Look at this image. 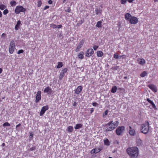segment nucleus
I'll return each instance as SVG.
<instances>
[{"label": "nucleus", "mask_w": 158, "mask_h": 158, "mask_svg": "<svg viewBox=\"0 0 158 158\" xmlns=\"http://www.w3.org/2000/svg\"><path fill=\"white\" fill-rule=\"evenodd\" d=\"M119 122L116 121L113 123V121H110L105 126L106 127L105 131H111L115 129L118 125Z\"/></svg>", "instance_id": "obj_1"}, {"label": "nucleus", "mask_w": 158, "mask_h": 158, "mask_svg": "<svg viewBox=\"0 0 158 158\" xmlns=\"http://www.w3.org/2000/svg\"><path fill=\"white\" fill-rule=\"evenodd\" d=\"M127 152L131 158H135L138 155V150L137 147H131L127 149Z\"/></svg>", "instance_id": "obj_2"}, {"label": "nucleus", "mask_w": 158, "mask_h": 158, "mask_svg": "<svg viewBox=\"0 0 158 158\" xmlns=\"http://www.w3.org/2000/svg\"><path fill=\"white\" fill-rule=\"evenodd\" d=\"M125 18L131 24L137 23L138 21V19L135 17L132 16L129 13H127L125 15Z\"/></svg>", "instance_id": "obj_3"}, {"label": "nucleus", "mask_w": 158, "mask_h": 158, "mask_svg": "<svg viewBox=\"0 0 158 158\" xmlns=\"http://www.w3.org/2000/svg\"><path fill=\"white\" fill-rule=\"evenodd\" d=\"M149 129V126L148 122L142 124L140 131L141 132L144 134H147L148 132Z\"/></svg>", "instance_id": "obj_4"}, {"label": "nucleus", "mask_w": 158, "mask_h": 158, "mask_svg": "<svg viewBox=\"0 0 158 158\" xmlns=\"http://www.w3.org/2000/svg\"><path fill=\"white\" fill-rule=\"evenodd\" d=\"M26 9L21 5L17 6L15 10V12L16 14H18L20 12H25L26 11Z\"/></svg>", "instance_id": "obj_5"}, {"label": "nucleus", "mask_w": 158, "mask_h": 158, "mask_svg": "<svg viewBox=\"0 0 158 158\" xmlns=\"http://www.w3.org/2000/svg\"><path fill=\"white\" fill-rule=\"evenodd\" d=\"M15 43L13 40H11L10 43L9 48V52L10 54H12L15 50Z\"/></svg>", "instance_id": "obj_6"}, {"label": "nucleus", "mask_w": 158, "mask_h": 158, "mask_svg": "<svg viewBox=\"0 0 158 158\" xmlns=\"http://www.w3.org/2000/svg\"><path fill=\"white\" fill-rule=\"evenodd\" d=\"M124 130L125 127L124 126L118 127L116 130V134L118 135H121L124 131Z\"/></svg>", "instance_id": "obj_7"}, {"label": "nucleus", "mask_w": 158, "mask_h": 158, "mask_svg": "<svg viewBox=\"0 0 158 158\" xmlns=\"http://www.w3.org/2000/svg\"><path fill=\"white\" fill-rule=\"evenodd\" d=\"M94 53V51L93 49L92 48H90L87 50L86 52L85 56L87 57H89L91 56Z\"/></svg>", "instance_id": "obj_8"}, {"label": "nucleus", "mask_w": 158, "mask_h": 158, "mask_svg": "<svg viewBox=\"0 0 158 158\" xmlns=\"http://www.w3.org/2000/svg\"><path fill=\"white\" fill-rule=\"evenodd\" d=\"M85 41V39H82L80 42L78 46L75 49V51L76 52H78L80 50V49L83 46L84 42Z\"/></svg>", "instance_id": "obj_9"}, {"label": "nucleus", "mask_w": 158, "mask_h": 158, "mask_svg": "<svg viewBox=\"0 0 158 158\" xmlns=\"http://www.w3.org/2000/svg\"><path fill=\"white\" fill-rule=\"evenodd\" d=\"M41 91L40 90L38 91L36 96L35 102L38 103L41 99Z\"/></svg>", "instance_id": "obj_10"}, {"label": "nucleus", "mask_w": 158, "mask_h": 158, "mask_svg": "<svg viewBox=\"0 0 158 158\" xmlns=\"http://www.w3.org/2000/svg\"><path fill=\"white\" fill-rule=\"evenodd\" d=\"M48 109V105L44 106L43 107L40 112V115L42 116L45 113L46 111Z\"/></svg>", "instance_id": "obj_11"}, {"label": "nucleus", "mask_w": 158, "mask_h": 158, "mask_svg": "<svg viewBox=\"0 0 158 158\" xmlns=\"http://www.w3.org/2000/svg\"><path fill=\"white\" fill-rule=\"evenodd\" d=\"M149 88L153 92H157V89L156 87L153 84H150L148 85Z\"/></svg>", "instance_id": "obj_12"}, {"label": "nucleus", "mask_w": 158, "mask_h": 158, "mask_svg": "<svg viewBox=\"0 0 158 158\" xmlns=\"http://www.w3.org/2000/svg\"><path fill=\"white\" fill-rule=\"evenodd\" d=\"M82 87L81 86H79L75 90V93L77 94H79L82 89Z\"/></svg>", "instance_id": "obj_13"}, {"label": "nucleus", "mask_w": 158, "mask_h": 158, "mask_svg": "<svg viewBox=\"0 0 158 158\" xmlns=\"http://www.w3.org/2000/svg\"><path fill=\"white\" fill-rule=\"evenodd\" d=\"M22 25L20 21L19 20L17 21L16 24L15 25V30H17L19 28V27Z\"/></svg>", "instance_id": "obj_14"}, {"label": "nucleus", "mask_w": 158, "mask_h": 158, "mask_svg": "<svg viewBox=\"0 0 158 158\" xmlns=\"http://www.w3.org/2000/svg\"><path fill=\"white\" fill-rule=\"evenodd\" d=\"M78 57L79 59L81 60L83 59L84 57V52L82 51L78 55Z\"/></svg>", "instance_id": "obj_15"}, {"label": "nucleus", "mask_w": 158, "mask_h": 158, "mask_svg": "<svg viewBox=\"0 0 158 158\" xmlns=\"http://www.w3.org/2000/svg\"><path fill=\"white\" fill-rule=\"evenodd\" d=\"M130 130L129 131V134L132 135H134L135 134V131L134 130L132 129L131 126L129 127Z\"/></svg>", "instance_id": "obj_16"}, {"label": "nucleus", "mask_w": 158, "mask_h": 158, "mask_svg": "<svg viewBox=\"0 0 158 158\" xmlns=\"http://www.w3.org/2000/svg\"><path fill=\"white\" fill-rule=\"evenodd\" d=\"M97 56L98 57L102 56L103 55V53L101 51H98L97 52Z\"/></svg>", "instance_id": "obj_17"}, {"label": "nucleus", "mask_w": 158, "mask_h": 158, "mask_svg": "<svg viewBox=\"0 0 158 158\" xmlns=\"http://www.w3.org/2000/svg\"><path fill=\"white\" fill-rule=\"evenodd\" d=\"M117 89V87L116 86H115L112 87L110 91L111 93H114L116 92Z\"/></svg>", "instance_id": "obj_18"}, {"label": "nucleus", "mask_w": 158, "mask_h": 158, "mask_svg": "<svg viewBox=\"0 0 158 158\" xmlns=\"http://www.w3.org/2000/svg\"><path fill=\"white\" fill-rule=\"evenodd\" d=\"M145 63V61L143 58H140L139 59V64L141 65H143Z\"/></svg>", "instance_id": "obj_19"}, {"label": "nucleus", "mask_w": 158, "mask_h": 158, "mask_svg": "<svg viewBox=\"0 0 158 158\" xmlns=\"http://www.w3.org/2000/svg\"><path fill=\"white\" fill-rule=\"evenodd\" d=\"M52 91V89L51 88L49 87H47L44 90V93H48L49 92H51Z\"/></svg>", "instance_id": "obj_20"}, {"label": "nucleus", "mask_w": 158, "mask_h": 158, "mask_svg": "<svg viewBox=\"0 0 158 158\" xmlns=\"http://www.w3.org/2000/svg\"><path fill=\"white\" fill-rule=\"evenodd\" d=\"M95 12L96 14L98 15L101 14L102 12V10L100 9L97 8L95 10Z\"/></svg>", "instance_id": "obj_21"}, {"label": "nucleus", "mask_w": 158, "mask_h": 158, "mask_svg": "<svg viewBox=\"0 0 158 158\" xmlns=\"http://www.w3.org/2000/svg\"><path fill=\"white\" fill-rule=\"evenodd\" d=\"M102 22L101 20L98 21L97 23L96 26L98 28L101 27H102Z\"/></svg>", "instance_id": "obj_22"}, {"label": "nucleus", "mask_w": 158, "mask_h": 158, "mask_svg": "<svg viewBox=\"0 0 158 158\" xmlns=\"http://www.w3.org/2000/svg\"><path fill=\"white\" fill-rule=\"evenodd\" d=\"M148 74V73L146 71H144L140 74V76L141 77H144L145 76H147Z\"/></svg>", "instance_id": "obj_23"}, {"label": "nucleus", "mask_w": 158, "mask_h": 158, "mask_svg": "<svg viewBox=\"0 0 158 158\" xmlns=\"http://www.w3.org/2000/svg\"><path fill=\"white\" fill-rule=\"evenodd\" d=\"M82 125L81 124H77L74 127L75 129H78L82 127Z\"/></svg>", "instance_id": "obj_24"}, {"label": "nucleus", "mask_w": 158, "mask_h": 158, "mask_svg": "<svg viewBox=\"0 0 158 158\" xmlns=\"http://www.w3.org/2000/svg\"><path fill=\"white\" fill-rule=\"evenodd\" d=\"M73 130V127L72 126H69L67 128V131L69 132H72Z\"/></svg>", "instance_id": "obj_25"}, {"label": "nucleus", "mask_w": 158, "mask_h": 158, "mask_svg": "<svg viewBox=\"0 0 158 158\" xmlns=\"http://www.w3.org/2000/svg\"><path fill=\"white\" fill-rule=\"evenodd\" d=\"M63 66V63L62 62H58V65H57L56 68L57 69H59L62 67Z\"/></svg>", "instance_id": "obj_26"}, {"label": "nucleus", "mask_w": 158, "mask_h": 158, "mask_svg": "<svg viewBox=\"0 0 158 158\" xmlns=\"http://www.w3.org/2000/svg\"><path fill=\"white\" fill-rule=\"evenodd\" d=\"M10 4L11 6H16V2L15 1L13 0L10 2Z\"/></svg>", "instance_id": "obj_27"}, {"label": "nucleus", "mask_w": 158, "mask_h": 158, "mask_svg": "<svg viewBox=\"0 0 158 158\" xmlns=\"http://www.w3.org/2000/svg\"><path fill=\"white\" fill-rule=\"evenodd\" d=\"M6 8V6L3 4L0 5V9L3 10Z\"/></svg>", "instance_id": "obj_28"}, {"label": "nucleus", "mask_w": 158, "mask_h": 158, "mask_svg": "<svg viewBox=\"0 0 158 158\" xmlns=\"http://www.w3.org/2000/svg\"><path fill=\"white\" fill-rule=\"evenodd\" d=\"M37 6L38 7H40L42 4V2L41 0H38L37 2Z\"/></svg>", "instance_id": "obj_29"}, {"label": "nucleus", "mask_w": 158, "mask_h": 158, "mask_svg": "<svg viewBox=\"0 0 158 158\" xmlns=\"http://www.w3.org/2000/svg\"><path fill=\"white\" fill-rule=\"evenodd\" d=\"M36 149L35 146H33L32 147L28 149V151L29 152L35 150Z\"/></svg>", "instance_id": "obj_30"}, {"label": "nucleus", "mask_w": 158, "mask_h": 158, "mask_svg": "<svg viewBox=\"0 0 158 158\" xmlns=\"http://www.w3.org/2000/svg\"><path fill=\"white\" fill-rule=\"evenodd\" d=\"M64 74H63V73H60V75L59 76V79L60 80H61L63 77H64Z\"/></svg>", "instance_id": "obj_31"}, {"label": "nucleus", "mask_w": 158, "mask_h": 158, "mask_svg": "<svg viewBox=\"0 0 158 158\" xmlns=\"http://www.w3.org/2000/svg\"><path fill=\"white\" fill-rule=\"evenodd\" d=\"M143 144L142 140L139 139V147H143Z\"/></svg>", "instance_id": "obj_32"}, {"label": "nucleus", "mask_w": 158, "mask_h": 158, "mask_svg": "<svg viewBox=\"0 0 158 158\" xmlns=\"http://www.w3.org/2000/svg\"><path fill=\"white\" fill-rule=\"evenodd\" d=\"M104 143L105 145H109L110 144L109 141L107 139L104 140Z\"/></svg>", "instance_id": "obj_33"}, {"label": "nucleus", "mask_w": 158, "mask_h": 158, "mask_svg": "<svg viewBox=\"0 0 158 158\" xmlns=\"http://www.w3.org/2000/svg\"><path fill=\"white\" fill-rule=\"evenodd\" d=\"M94 149L95 150L96 153L99 152L102 150V149H101L100 148H95Z\"/></svg>", "instance_id": "obj_34"}, {"label": "nucleus", "mask_w": 158, "mask_h": 158, "mask_svg": "<svg viewBox=\"0 0 158 158\" xmlns=\"http://www.w3.org/2000/svg\"><path fill=\"white\" fill-rule=\"evenodd\" d=\"M68 71V69L67 68H65L62 70V72L61 73H63L64 74H65Z\"/></svg>", "instance_id": "obj_35"}, {"label": "nucleus", "mask_w": 158, "mask_h": 158, "mask_svg": "<svg viewBox=\"0 0 158 158\" xmlns=\"http://www.w3.org/2000/svg\"><path fill=\"white\" fill-rule=\"evenodd\" d=\"M10 126V124L8 122H5L3 124V127Z\"/></svg>", "instance_id": "obj_36"}, {"label": "nucleus", "mask_w": 158, "mask_h": 158, "mask_svg": "<svg viewBox=\"0 0 158 158\" xmlns=\"http://www.w3.org/2000/svg\"><path fill=\"white\" fill-rule=\"evenodd\" d=\"M9 12V11L7 9L3 11V14L4 15H6Z\"/></svg>", "instance_id": "obj_37"}, {"label": "nucleus", "mask_w": 158, "mask_h": 158, "mask_svg": "<svg viewBox=\"0 0 158 158\" xmlns=\"http://www.w3.org/2000/svg\"><path fill=\"white\" fill-rule=\"evenodd\" d=\"M108 110H106L104 112L103 115V117L106 116L107 115L108 113Z\"/></svg>", "instance_id": "obj_38"}, {"label": "nucleus", "mask_w": 158, "mask_h": 158, "mask_svg": "<svg viewBox=\"0 0 158 158\" xmlns=\"http://www.w3.org/2000/svg\"><path fill=\"white\" fill-rule=\"evenodd\" d=\"M151 104L152 105V107L154 109V110H156L157 108H156V106H155V104L154 103V102H153Z\"/></svg>", "instance_id": "obj_39"}, {"label": "nucleus", "mask_w": 158, "mask_h": 158, "mask_svg": "<svg viewBox=\"0 0 158 158\" xmlns=\"http://www.w3.org/2000/svg\"><path fill=\"white\" fill-rule=\"evenodd\" d=\"M50 27L53 28H56V25L54 24H50Z\"/></svg>", "instance_id": "obj_40"}, {"label": "nucleus", "mask_w": 158, "mask_h": 158, "mask_svg": "<svg viewBox=\"0 0 158 158\" xmlns=\"http://www.w3.org/2000/svg\"><path fill=\"white\" fill-rule=\"evenodd\" d=\"M24 52V51L23 49H21L19 50L17 52L18 54H20L22 53H23Z\"/></svg>", "instance_id": "obj_41"}, {"label": "nucleus", "mask_w": 158, "mask_h": 158, "mask_svg": "<svg viewBox=\"0 0 158 158\" xmlns=\"http://www.w3.org/2000/svg\"><path fill=\"white\" fill-rule=\"evenodd\" d=\"M127 0H121V3L122 4H125Z\"/></svg>", "instance_id": "obj_42"}, {"label": "nucleus", "mask_w": 158, "mask_h": 158, "mask_svg": "<svg viewBox=\"0 0 158 158\" xmlns=\"http://www.w3.org/2000/svg\"><path fill=\"white\" fill-rule=\"evenodd\" d=\"M118 55L117 54H115L114 55V58L116 59H118L119 57Z\"/></svg>", "instance_id": "obj_43"}, {"label": "nucleus", "mask_w": 158, "mask_h": 158, "mask_svg": "<svg viewBox=\"0 0 158 158\" xmlns=\"http://www.w3.org/2000/svg\"><path fill=\"white\" fill-rule=\"evenodd\" d=\"M98 48V46L97 45H94L93 47V48L95 51Z\"/></svg>", "instance_id": "obj_44"}, {"label": "nucleus", "mask_w": 158, "mask_h": 158, "mask_svg": "<svg viewBox=\"0 0 158 158\" xmlns=\"http://www.w3.org/2000/svg\"><path fill=\"white\" fill-rule=\"evenodd\" d=\"M147 101L148 102H149V103H150L151 104L153 102L149 98H148L147 99Z\"/></svg>", "instance_id": "obj_45"}, {"label": "nucleus", "mask_w": 158, "mask_h": 158, "mask_svg": "<svg viewBox=\"0 0 158 158\" xmlns=\"http://www.w3.org/2000/svg\"><path fill=\"white\" fill-rule=\"evenodd\" d=\"M95 149L94 148V149H93L91 151V153L92 154H93V153H95V154H96V152H95Z\"/></svg>", "instance_id": "obj_46"}, {"label": "nucleus", "mask_w": 158, "mask_h": 158, "mask_svg": "<svg viewBox=\"0 0 158 158\" xmlns=\"http://www.w3.org/2000/svg\"><path fill=\"white\" fill-rule=\"evenodd\" d=\"M62 27V25H56V28H60Z\"/></svg>", "instance_id": "obj_47"}, {"label": "nucleus", "mask_w": 158, "mask_h": 158, "mask_svg": "<svg viewBox=\"0 0 158 158\" xmlns=\"http://www.w3.org/2000/svg\"><path fill=\"white\" fill-rule=\"evenodd\" d=\"M92 105L94 106H96L98 105V104L97 102H94L92 103Z\"/></svg>", "instance_id": "obj_48"}, {"label": "nucleus", "mask_w": 158, "mask_h": 158, "mask_svg": "<svg viewBox=\"0 0 158 158\" xmlns=\"http://www.w3.org/2000/svg\"><path fill=\"white\" fill-rule=\"evenodd\" d=\"M49 8V6H46L44 8V10H46Z\"/></svg>", "instance_id": "obj_49"}, {"label": "nucleus", "mask_w": 158, "mask_h": 158, "mask_svg": "<svg viewBox=\"0 0 158 158\" xmlns=\"http://www.w3.org/2000/svg\"><path fill=\"white\" fill-rule=\"evenodd\" d=\"M48 3L50 4H52V1L51 0H48Z\"/></svg>", "instance_id": "obj_50"}, {"label": "nucleus", "mask_w": 158, "mask_h": 158, "mask_svg": "<svg viewBox=\"0 0 158 158\" xmlns=\"http://www.w3.org/2000/svg\"><path fill=\"white\" fill-rule=\"evenodd\" d=\"M94 111V108H91L90 110V113L92 114Z\"/></svg>", "instance_id": "obj_51"}, {"label": "nucleus", "mask_w": 158, "mask_h": 158, "mask_svg": "<svg viewBox=\"0 0 158 158\" xmlns=\"http://www.w3.org/2000/svg\"><path fill=\"white\" fill-rule=\"evenodd\" d=\"M6 35L5 33H3L2 34L1 36L2 37H5Z\"/></svg>", "instance_id": "obj_52"}, {"label": "nucleus", "mask_w": 158, "mask_h": 158, "mask_svg": "<svg viewBox=\"0 0 158 158\" xmlns=\"http://www.w3.org/2000/svg\"><path fill=\"white\" fill-rule=\"evenodd\" d=\"M21 126V124L20 123H19V124L17 125L16 126V129H17V128L19 127L20 126Z\"/></svg>", "instance_id": "obj_53"}, {"label": "nucleus", "mask_w": 158, "mask_h": 158, "mask_svg": "<svg viewBox=\"0 0 158 158\" xmlns=\"http://www.w3.org/2000/svg\"><path fill=\"white\" fill-rule=\"evenodd\" d=\"M120 57H122L123 58L125 59L126 57V55H123L120 56Z\"/></svg>", "instance_id": "obj_54"}, {"label": "nucleus", "mask_w": 158, "mask_h": 158, "mask_svg": "<svg viewBox=\"0 0 158 158\" xmlns=\"http://www.w3.org/2000/svg\"><path fill=\"white\" fill-rule=\"evenodd\" d=\"M2 68H0V74L2 73Z\"/></svg>", "instance_id": "obj_55"}, {"label": "nucleus", "mask_w": 158, "mask_h": 158, "mask_svg": "<svg viewBox=\"0 0 158 158\" xmlns=\"http://www.w3.org/2000/svg\"><path fill=\"white\" fill-rule=\"evenodd\" d=\"M133 0H128V1L129 2V3H131L133 1Z\"/></svg>", "instance_id": "obj_56"}, {"label": "nucleus", "mask_w": 158, "mask_h": 158, "mask_svg": "<svg viewBox=\"0 0 158 158\" xmlns=\"http://www.w3.org/2000/svg\"><path fill=\"white\" fill-rule=\"evenodd\" d=\"M2 17V14L0 10V18H1Z\"/></svg>", "instance_id": "obj_57"}, {"label": "nucleus", "mask_w": 158, "mask_h": 158, "mask_svg": "<svg viewBox=\"0 0 158 158\" xmlns=\"http://www.w3.org/2000/svg\"><path fill=\"white\" fill-rule=\"evenodd\" d=\"M30 136L32 137H33V134H32V133H31L30 134Z\"/></svg>", "instance_id": "obj_58"}, {"label": "nucleus", "mask_w": 158, "mask_h": 158, "mask_svg": "<svg viewBox=\"0 0 158 158\" xmlns=\"http://www.w3.org/2000/svg\"><path fill=\"white\" fill-rule=\"evenodd\" d=\"M70 8H69L67 10V12H70Z\"/></svg>", "instance_id": "obj_59"}, {"label": "nucleus", "mask_w": 158, "mask_h": 158, "mask_svg": "<svg viewBox=\"0 0 158 158\" xmlns=\"http://www.w3.org/2000/svg\"><path fill=\"white\" fill-rule=\"evenodd\" d=\"M5 144L4 143H2V147H4L5 146Z\"/></svg>", "instance_id": "obj_60"}, {"label": "nucleus", "mask_w": 158, "mask_h": 158, "mask_svg": "<svg viewBox=\"0 0 158 158\" xmlns=\"http://www.w3.org/2000/svg\"><path fill=\"white\" fill-rule=\"evenodd\" d=\"M76 102H74L73 103V106H76Z\"/></svg>", "instance_id": "obj_61"}, {"label": "nucleus", "mask_w": 158, "mask_h": 158, "mask_svg": "<svg viewBox=\"0 0 158 158\" xmlns=\"http://www.w3.org/2000/svg\"><path fill=\"white\" fill-rule=\"evenodd\" d=\"M123 78L124 79H127V77H124Z\"/></svg>", "instance_id": "obj_62"}, {"label": "nucleus", "mask_w": 158, "mask_h": 158, "mask_svg": "<svg viewBox=\"0 0 158 158\" xmlns=\"http://www.w3.org/2000/svg\"><path fill=\"white\" fill-rule=\"evenodd\" d=\"M155 2H156L158 1V0H154Z\"/></svg>", "instance_id": "obj_63"}, {"label": "nucleus", "mask_w": 158, "mask_h": 158, "mask_svg": "<svg viewBox=\"0 0 158 158\" xmlns=\"http://www.w3.org/2000/svg\"><path fill=\"white\" fill-rule=\"evenodd\" d=\"M5 98V97H3L2 98V99H4Z\"/></svg>", "instance_id": "obj_64"}]
</instances>
